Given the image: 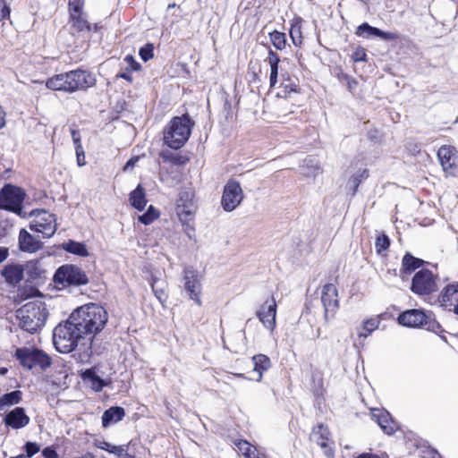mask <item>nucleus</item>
Listing matches in <instances>:
<instances>
[{
  "label": "nucleus",
  "mask_w": 458,
  "mask_h": 458,
  "mask_svg": "<svg viewBox=\"0 0 458 458\" xmlns=\"http://www.w3.org/2000/svg\"><path fill=\"white\" fill-rule=\"evenodd\" d=\"M70 318L79 331L81 330L82 335L87 336V341L91 345L94 336L104 329L108 320V314L102 306L88 303L77 308Z\"/></svg>",
  "instance_id": "f257e3e1"
},
{
  "label": "nucleus",
  "mask_w": 458,
  "mask_h": 458,
  "mask_svg": "<svg viewBox=\"0 0 458 458\" xmlns=\"http://www.w3.org/2000/svg\"><path fill=\"white\" fill-rule=\"evenodd\" d=\"M53 343L55 349L62 353H69L77 347L89 350L91 345L87 341V336L71 321V318L57 325L53 332Z\"/></svg>",
  "instance_id": "f03ea898"
},
{
  "label": "nucleus",
  "mask_w": 458,
  "mask_h": 458,
  "mask_svg": "<svg viewBox=\"0 0 458 458\" xmlns=\"http://www.w3.org/2000/svg\"><path fill=\"white\" fill-rule=\"evenodd\" d=\"M95 84V75L80 69L57 74L48 79L46 82V86L49 89L70 93L77 90H85Z\"/></svg>",
  "instance_id": "7ed1b4c3"
},
{
  "label": "nucleus",
  "mask_w": 458,
  "mask_h": 458,
  "mask_svg": "<svg viewBox=\"0 0 458 458\" xmlns=\"http://www.w3.org/2000/svg\"><path fill=\"white\" fill-rule=\"evenodd\" d=\"M47 317L46 304L41 301H30L16 310L20 327L30 334L44 327Z\"/></svg>",
  "instance_id": "20e7f679"
},
{
  "label": "nucleus",
  "mask_w": 458,
  "mask_h": 458,
  "mask_svg": "<svg viewBox=\"0 0 458 458\" xmlns=\"http://www.w3.org/2000/svg\"><path fill=\"white\" fill-rule=\"evenodd\" d=\"M194 122L188 114L174 117L163 131L165 145L174 149L181 148L189 140Z\"/></svg>",
  "instance_id": "39448f33"
},
{
  "label": "nucleus",
  "mask_w": 458,
  "mask_h": 458,
  "mask_svg": "<svg viewBox=\"0 0 458 458\" xmlns=\"http://www.w3.org/2000/svg\"><path fill=\"white\" fill-rule=\"evenodd\" d=\"M15 357L20 363L29 369L38 368L45 369L51 365L50 358L42 351L33 348H18Z\"/></svg>",
  "instance_id": "423d86ee"
},
{
  "label": "nucleus",
  "mask_w": 458,
  "mask_h": 458,
  "mask_svg": "<svg viewBox=\"0 0 458 458\" xmlns=\"http://www.w3.org/2000/svg\"><path fill=\"white\" fill-rule=\"evenodd\" d=\"M30 228L35 233H41L43 238H50L57 229L55 216L46 210H38L33 213Z\"/></svg>",
  "instance_id": "0eeeda50"
},
{
  "label": "nucleus",
  "mask_w": 458,
  "mask_h": 458,
  "mask_svg": "<svg viewBox=\"0 0 458 458\" xmlns=\"http://www.w3.org/2000/svg\"><path fill=\"white\" fill-rule=\"evenodd\" d=\"M24 197L25 193L21 188L5 185L0 191V209L21 214Z\"/></svg>",
  "instance_id": "6e6552de"
},
{
  "label": "nucleus",
  "mask_w": 458,
  "mask_h": 458,
  "mask_svg": "<svg viewBox=\"0 0 458 458\" xmlns=\"http://www.w3.org/2000/svg\"><path fill=\"white\" fill-rule=\"evenodd\" d=\"M321 303L324 309V318L328 322L334 318L339 310L338 290L334 284H326L321 289Z\"/></svg>",
  "instance_id": "1a4fd4ad"
},
{
  "label": "nucleus",
  "mask_w": 458,
  "mask_h": 458,
  "mask_svg": "<svg viewBox=\"0 0 458 458\" xmlns=\"http://www.w3.org/2000/svg\"><path fill=\"white\" fill-rule=\"evenodd\" d=\"M54 281L60 284L81 285L88 283V277L81 268L72 265H65L56 270Z\"/></svg>",
  "instance_id": "9d476101"
},
{
  "label": "nucleus",
  "mask_w": 458,
  "mask_h": 458,
  "mask_svg": "<svg viewBox=\"0 0 458 458\" xmlns=\"http://www.w3.org/2000/svg\"><path fill=\"white\" fill-rule=\"evenodd\" d=\"M242 199L243 191L240 183L235 180H229L225 185L221 199L223 208L231 212L241 204Z\"/></svg>",
  "instance_id": "9b49d317"
},
{
  "label": "nucleus",
  "mask_w": 458,
  "mask_h": 458,
  "mask_svg": "<svg viewBox=\"0 0 458 458\" xmlns=\"http://www.w3.org/2000/svg\"><path fill=\"white\" fill-rule=\"evenodd\" d=\"M196 209L191 192L182 191L176 204V214L182 224L193 221Z\"/></svg>",
  "instance_id": "f8f14e48"
},
{
  "label": "nucleus",
  "mask_w": 458,
  "mask_h": 458,
  "mask_svg": "<svg viewBox=\"0 0 458 458\" xmlns=\"http://www.w3.org/2000/svg\"><path fill=\"white\" fill-rule=\"evenodd\" d=\"M184 289L189 293L190 298L199 306L202 305L199 298L201 293L200 276L191 267L183 270Z\"/></svg>",
  "instance_id": "ddd939ff"
},
{
  "label": "nucleus",
  "mask_w": 458,
  "mask_h": 458,
  "mask_svg": "<svg viewBox=\"0 0 458 458\" xmlns=\"http://www.w3.org/2000/svg\"><path fill=\"white\" fill-rule=\"evenodd\" d=\"M436 286L435 277L431 271L428 269H422L415 274L412 284V292L418 294H428L434 291Z\"/></svg>",
  "instance_id": "4468645a"
},
{
  "label": "nucleus",
  "mask_w": 458,
  "mask_h": 458,
  "mask_svg": "<svg viewBox=\"0 0 458 458\" xmlns=\"http://www.w3.org/2000/svg\"><path fill=\"white\" fill-rule=\"evenodd\" d=\"M276 301L272 297L271 300L266 301L256 312L257 318L264 327L271 332L276 326Z\"/></svg>",
  "instance_id": "2eb2a0df"
},
{
  "label": "nucleus",
  "mask_w": 458,
  "mask_h": 458,
  "mask_svg": "<svg viewBox=\"0 0 458 458\" xmlns=\"http://www.w3.org/2000/svg\"><path fill=\"white\" fill-rule=\"evenodd\" d=\"M438 301L442 307L458 315V284L446 285L441 291Z\"/></svg>",
  "instance_id": "dca6fc26"
},
{
  "label": "nucleus",
  "mask_w": 458,
  "mask_h": 458,
  "mask_svg": "<svg viewBox=\"0 0 458 458\" xmlns=\"http://www.w3.org/2000/svg\"><path fill=\"white\" fill-rule=\"evenodd\" d=\"M427 315L420 310H409L401 313L398 322L403 327H418L427 324Z\"/></svg>",
  "instance_id": "f3484780"
},
{
  "label": "nucleus",
  "mask_w": 458,
  "mask_h": 458,
  "mask_svg": "<svg viewBox=\"0 0 458 458\" xmlns=\"http://www.w3.org/2000/svg\"><path fill=\"white\" fill-rule=\"evenodd\" d=\"M19 249L23 252L35 253L41 250L43 243L26 229H21L18 237Z\"/></svg>",
  "instance_id": "a211bd4d"
},
{
  "label": "nucleus",
  "mask_w": 458,
  "mask_h": 458,
  "mask_svg": "<svg viewBox=\"0 0 458 458\" xmlns=\"http://www.w3.org/2000/svg\"><path fill=\"white\" fill-rule=\"evenodd\" d=\"M30 419L26 415L25 411L21 407H16L9 411L4 418L6 426L14 429H19L29 425Z\"/></svg>",
  "instance_id": "6ab92c4d"
},
{
  "label": "nucleus",
  "mask_w": 458,
  "mask_h": 458,
  "mask_svg": "<svg viewBox=\"0 0 458 458\" xmlns=\"http://www.w3.org/2000/svg\"><path fill=\"white\" fill-rule=\"evenodd\" d=\"M371 416L386 434L391 435L397 430L398 424L392 419L388 411L385 410H373Z\"/></svg>",
  "instance_id": "aec40b11"
},
{
  "label": "nucleus",
  "mask_w": 458,
  "mask_h": 458,
  "mask_svg": "<svg viewBox=\"0 0 458 458\" xmlns=\"http://www.w3.org/2000/svg\"><path fill=\"white\" fill-rule=\"evenodd\" d=\"M356 34L364 38H370L372 37L380 38L383 40H394L396 39L397 36L392 32H386L377 28L370 26L369 23L365 22L360 25L357 28Z\"/></svg>",
  "instance_id": "412c9836"
},
{
  "label": "nucleus",
  "mask_w": 458,
  "mask_h": 458,
  "mask_svg": "<svg viewBox=\"0 0 458 458\" xmlns=\"http://www.w3.org/2000/svg\"><path fill=\"white\" fill-rule=\"evenodd\" d=\"M2 276L10 285H16L22 281L24 267L21 264H8L2 270Z\"/></svg>",
  "instance_id": "4be33fe9"
},
{
  "label": "nucleus",
  "mask_w": 458,
  "mask_h": 458,
  "mask_svg": "<svg viewBox=\"0 0 458 458\" xmlns=\"http://www.w3.org/2000/svg\"><path fill=\"white\" fill-rule=\"evenodd\" d=\"M437 157L445 172H448L455 165V148L452 146H442L437 151Z\"/></svg>",
  "instance_id": "5701e85b"
},
{
  "label": "nucleus",
  "mask_w": 458,
  "mask_h": 458,
  "mask_svg": "<svg viewBox=\"0 0 458 458\" xmlns=\"http://www.w3.org/2000/svg\"><path fill=\"white\" fill-rule=\"evenodd\" d=\"M125 412L122 407H111L106 410L102 415V425L104 428H107L111 424L117 423L123 420Z\"/></svg>",
  "instance_id": "b1692460"
},
{
  "label": "nucleus",
  "mask_w": 458,
  "mask_h": 458,
  "mask_svg": "<svg viewBox=\"0 0 458 458\" xmlns=\"http://www.w3.org/2000/svg\"><path fill=\"white\" fill-rule=\"evenodd\" d=\"M266 61L270 65V77L269 83L270 87H275L277 83V76H278V64L280 62L279 56L276 53L272 50H269L268 55Z\"/></svg>",
  "instance_id": "393cba45"
},
{
  "label": "nucleus",
  "mask_w": 458,
  "mask_h": 458,
  "mask_svg": "<svg viewBox=\"0 0 458 458\" xmlns=\"http://www.w3.org/2000/svg\"><path fill=\"white\" fill-rule=\"evenodd\" d=\"M130 201L131 206L136 209L140 211L144 209L147 204V200L144 189L141 187V185L139 184L137 188L131 191L130 195Z\"/></svg>",
  "instance_id": "a878e982"
},
{
  "label": "nucleus",
  "mask_w": 458,
  "mask_h": 458,
  "mask_svg": "<svg viewBox=\"0 0 458 458\" xmlns=\"http://www.w3.org/2000/svg\"><path fill=\"white\" fill-rule=\"evenodd\" d=\"M70 23L72 29L78 32L90 30V26L83 12L70 14Z\"/></svg>",
  "instance_id": "bb28decb"
},
{
  "label": "nucleus",
  "mask_w": 458,
  "mask_h": 458,
  "mask_svg": "<svg viewBox=\"0 0 458 458\" xmlns=\"http://www.w3.org/2000/svg\"><path fill=\"white\" fill-rule=\"evenodd\" d=\"M380 321L377 318H371L365 320L362 326L357 328V334L360 338L368 337L373 331L379 327Z\"/></svg>",
  "instance_id": "cd10ccee"
},
{
  "label": "nucleus",
  "mask_w": 458,
  "mask_h": 458,
  "mask_svg": "<svg viewBox=\"0 0 458 458\" xmlns=\"http://www.w3.org/2000/svg\"><path fill=\"white\" fill-rule=\"evenodd\" d=\"M82 377L85 380H88L90 383L92 389L97 392L101 391L106 385V382L100 377H98L92 369H86L82 374Z\"/></svg>",
  "instance_id": "c85d7f7f"
},
{
  "label": "nucleus",
  "mask_w": 458,
  "mask_h": 458,
  "mask_svg": "<svg viewBox=\"0 0 458 458\" xmlns=\"http://www.w3.org/2000/svg\"><path fill=\"white\" fill-rule=\"evenodd\" d=\"M63 249L67 252L81 256V257H88L89 251L87 247L82 242H78L75 241H68L67 242L63 244Z\"/></svg>",
  "instance_id": "c756f323"
},
{
  "label": "nucleus",
  "mask_w": 458,
  "mask_h": 458,
  "mask_svg": "<svg viewBox=\"0 0 458 458\" xmlns=\"http://www.w3.org/2000/svg\"><path fill=\"white\" fill-rule=\"evenodd\" d=\"M234 444L244 457L260 458V454L258 451V449L255 446L251 445L248 441L239 440L236 441Z\"/></svg>",
  "instance_id": "7c9ffc66"
},
{
  "label": "nucleus",
  "mask_w": 458,
  "mask_h": 458,
  "mask_svg": "<svg viewBox=\"0 0 458 458\" xmlns=\"http://www.w3.org/2000/svg\"><path fill=\"white\" fill-rule=\"evenodd\" d=\"M252 361L254 364V370L259 373L258 380L260 381L262 377V372L267 370L270 368V359L264 354H258L253 356Z\"/></svg>",
  "instance_id": "2f4dec72"
},
{
  "label": "nucleus",
  "mask_w": 458,
  "mask_h": 458,
  "mask_svg": "<svg viewBox=\"0 0 458 458\" xmlns=\"http://www.w3.org/2000/svg\"><path fill=\"white\" fill-rule=\"evenodd\" d=\"M21 400V392L18 390L4 394L0 397V411L6 406L19 403Z\"/></svg>",
  "instance_id": "473e14b6"
},
{
  "label": "nucleus",
  "mask_w": 458,
  "mask_h": 458,
  "mask_svg": "<svg viewBox=\"0 0 458 458\" xmlns=\"http://www.w3.org/2000/svg\"><path fill=\"white\" fill-rule=\"evenodd\" d=\"M422 260L417 259L411 254H406L403 259V268L406 273H411L416 268L420 267L422 264Z\"/></svg>",
  "instance_id": "72a5a7b5"
},
{
  "label": "nucleus",
  "mask_w": 458,
  "mask_h": 458,
  "mask_svg": "<svg viewBox=\"0 0 458 458\" xmlns=\"http://www.w3.org/2000/svg\"><path fill=\"white\" fill-rule=\"evenodd\" d=\"M95 446L98 448L106 450L111 454H117L118 456L123 455L125 450L122 446L114 445L105 440H96L94 442Z\"/></svg>",
  "instance_id": "f704fd0d"
},
{
  "label": "nucleus",
  "mask_w": 458,
  "mask_h": 458,
  "mask_svg": "<svg viewBox=\"0 0 458 458\" xmlns=\"http://www.w3.org/2000/svg\"><path fill=\"white\" fill-rule=\"evenodd\" d=\"M319 173V166L311 159H305L301 166V174L306 177H315Z\"/></svg>",
  "instance_id": "c9c22d12"
},
{
  "label": "nucleus",
  "mask_w": 458,
  "mask_h": 458,
  "mask_svg": "<svg viewBox=\"0 0 458 458\" xmlns=\"http://www.w3.org/2000/svg\"><path fill=\"white\" fill-rule=\"evenodd\" d=\"M24 267V271H26L31 278L40 277L43 272L38 260H30L28 261Z\"/></svg>",
  "instance_id": "e433bc0d"
},
{
  "label": "nucleus",
  "mask_w": 458,
  "mask_h": 458,
  "mask_svg": "<svg viewBox=\"0 0 458 458\" xmlns=\"http://www.w3.org/2000/svg\"><path fill=\"white\" fill-rule=\"evenodd\" d=\"M270 39L276 49L282 50L284 48L286 44L284 33L275 30L270 33Z\"/></svg>",
  "instance_id": "4c0bfd02"
},
{
  "label": "nucleus",
  "mask_w": 458,
  "mask_h": 458,
  "mask_svg": "<svg viewBox=\"0 0 458 458\" xmlns=\"http://www.w3.org/2000/svg\"><path fill=\"white\" fill-rule=\"evenodd\" d=\"M158 212L154 208V207L149 206L148 211L140 216L138 220L143 225H149L158 217Z\"/></svg>",
  "instance_id": "58836bf2"
},
{
  "label": "nucleus",
  "mask_w": 458,
  "mask_h": 458,
  "mask_svg": "<svg viewBox=\"0 0 458 458\" xmlns=\"http://www.w3.org/2000/svg\"><path fill=\"white\" fill-rule=\"evenodd\" d=\"M159 284H162V283L159 280L153 279L151 286L156 297L161 303H164L167 299V295L165 289L159 286Z\"/></svg>",
  "instance_id": "ea45409f"
},
{
  "label": "nucleus",
  "mask_w": 458,
  "mask_h": 458,
  "mask_svg": "<svg viewBox=\"0 0 458 458\" xmlns=\"http://www.w3.org/2000/svg\"><path fill=\"white\" fill-rule=\"evenodd\" d=\"M368 177V170H364L360 174L352 175L349 181L348 185L352 190V194H354L363 178Z\"/></svg>",
  "instance_id": "a19ab883"
},
{
  "label": "nucleus",
  "mask_w": 458,
  "mask_h": 458,
  "mask_svg": "<svg viewBox=\"0 0 458 458\" xmlns=\"http://www.w3.org/2000/svg\"><path fill=\"white\" fill-rule=\"evenodd\" d=\"M329 432L327 428L319 425L318 428L314 429L312 437L318 444L321 441H327L328 439Z\"/></svg>",
  "instance_id": "79ce46f5"
},
{
  "label": "nucleus",
  "mask_w": 458,
  "mask_h": 458,
  "mask_svg": "<svg viewBox=\"0 0 458 458\" xmlns=\"http://www.w3.org/2000/svg\"><path fill=\"white\" fill-rule=\"evenodd\" d=\"M154 47L152 44H147L146 46L142 47L140 51H139V54H140V58L147 62L150 59L153 58L154 56Z\"/></svg>",
  "instance_id": "37998d69"
},
{
  "label": "nucleus",
  "mask_w": 458,
  "mask_h": 458,
  "mask_svg": "<svg viewBox=\"0 0 458 458\" xmlns=\"http://www.w3.org/2000/svg\"><path fill=\"white\" fill-rule=\"evenodd\" d=\"M390 242L386 235H379L375 243V247L377 252L386 250L389 247Z\"/></svg>",
  "instance_id": "c03bdc74"
},
{
  "label": "nucleus",
  "mask_w": 458,
  "mask_h": 458,
  "mask_svg": "<svg viewBox=\"0 0 458 458\" xmlns=\"http://www.w3.org/2000/svg\"><path fill=\"white\" fill-rule=\"evenodd\" d=\"M84 0H69V12L72 13H82Z\"/></svg>",
  "instance_id": "a18cd8bd"
},
{
  "label": "nucleus",
  "mask_w": 458,
  "mask_h": 458,
  "mask_svg": "<svg viewBox=\"0 0 458 458\" xmlns=\"http://www.w3.org/2000/svg\"><path fill=\"white\" fill-rule=\"evenodd\" d=\"M123 61L127 64V70L139 71L140 69V64L131 55H126Z\"/></svg>",
  "instance_id": "49530a36"
},
{
  "label": "nucleus",
  "mask_w": 458,
  "mask_h": 458,
  "mask_svg": "<svg viewBox=\"0 0 458 458\" xmlns=\"http://www.w3.org/2000/svg\"><path fill=\"white\" fill-rule=\"evenodd\" d=\"M75 151H76V159H77L78 165L83 166L86 164V161H85V153H84L82 145L77 144V146H75Z\"/></svg>",
  "instance_id": "de8ad7c7"
},
{
  "label": "nucleus",
  "mask_w": 458,
  "mask_h": 458,
  "mask_svg": "<svg viewBox=\"0 0 458 458\" xmlns=\"http://www.w3.org/2000/svg\"><path fill=\"white\" fill-rule=\"evenodd\" d=\"M39 445L33 442H27L25 445V450L27 453L26 457H31L39 451Z\"/></svg>",
  "instance_id": "09e8293b"
},
{
  "label": "nucleus",
  "mask_w": 458,
  "mask_h": 458,
  "mask_svg": "<svg viewBox=\"0 0 458 458\" xmlns=\"http://www.w3.org/2000/svg\"><path fill=\"white\" fill-rule=\"evenodd\" d=\"M290 35L294 45L297 46L301 43L300 28L293 27L290 30Z\"/></svg>",
  "instance_id": "8fccbe9b"
},
{
  "label": "nucleus",
  "mask_w": 458,
  "mask_h": 458,
  "mask_svg": "<svg viewBox=\"0 0 458 458\" xmlns=\"http://www.w3.org/2000/svg\"><path fill=\"white\" fill-rule=\"evenodd\" d=\"M42 455L44 458H59L58 454L52 446H48L43 449Z\"/></svg>",
  "instance_id": "3c124183"
},
{
  "label": "nucleus",
  "mask_w": 458,
  "mask_h": 458,
  "mask_svg": "<svg viewBox=\"0 0 458 458\" xmlns=\"http://www.w3.org/2000/svg\"><path fill=\"white\" fill-rule=\"evenodd\" d=\"M322 449H324V453L327 458H333L334 457V452L329 447L328 443L327 441H321L318 444Z\"/></svg>",
  "instance_id": "603ef678"
},
{
  "label": "nucleus",
  "mask_w": 458,
  "mask_h": 458,
  "mask_svg": "<svg viewBox=\"0 0 458 458\" xmlns=\"http://www.w3.org/2000/svg\"><path fill=\"white\" fill-rule=\"evenodd\" d=\"M140 157H133L131 158H130L126 164L124 165L123 166V171H129V170H131L133 169V167L136 165V164L138 163Z\"/></svg>",
  "instance_id": "864d4df0"
},
{
  "label": "nucleus",
  "mask_w": 458,
  "mask_h": 458,
  "mask_svg": "<svg viewBox=\"0 0 458 458\" xmlns=\"http://www.w3.org/2000/svg\"><path fill=\"white\" fill-rule=\"evenodd\" d=\"M160 157L165 160V161H171L173 163H177V158L173 156L172 153L168 152V151H164L160 154Z\"/></svg>",
  "instance_id": "5fc2aeb1"
},
{
  "label": "nucleus",
  "mask_w": 458,
  "mask_h": 458,
  "mask_svg": "<svg viewBox=\"0 0 458 458\" xmlns=\"http://www.w3.org/2000/svg\"><path fill=\"white\" fill-rule=\"evenodd\" d=\"M71 135H72V139L75 146H77V144H81V136H80L79 131H77L75 130H72Z\"/></svg>",
  "instance_id": "6e6d98bb"
},
{
  "label": "nucleus",
  "mask_w": 458,
  "mask_h": 458,
  "mask_svg": "<svg viewBox=\"0 0 458 458\" xmlns=\"http://www.w3.org/2000/svg\"><path fill=\"white\" fill-rule=\"evenodd\" d=\"M9 251L5 247H0V263L4 261L8 257Z\"/></svg>",
  "instance_id": "4d7b16f0"
},
{
  "label": "nucleus",
  "mask_w": 458,
  "mask_h": 458,
  "mask_svg": "<svg viewBox=\"0 0 458 458\" xmlns=\"http://www.w3.org/2000/svg\"><path fill=\"white\" fill-rule=\"evenodd\" d=\"M184 226V232L188 234V236L191 238V233L194 232L193 226L191 225V222H188L187 224H182Z\"/></svg>",
  "instance_id": "13d9d810"
},
{
  "label": "nucleus",
  "mask_w": 458,
  "mask_h": 458,
  "mask_svg": "<svg viewBox=\"0 0 458 458\" xmlns=\"http://www.w3.org/2000/svg\"><path fill=\"white\" fill-rule=\"evenodd\" d=\"M283 87L284 89V93H290L292 91H296V85L283 83Z\"/></svg>",
  "instance_id": "bf43d9fd"
},
{
  "label": "nucleus",
  "mask_w": 458,
  "mask_h": 458,
  "mask_svg": "<svg viewBox=\"0 0 458 458\" xmlns=\"http://www.w3.org/2000/svg\"><path fill=\"white\" fill-rule=\"evenodd\" d=\"M10 12H11L10 7L8 5H6V4H4L3 6V8L1 9V15H2V17L5 18V17L9 16Z\"/></svg>",
  "instance_id": "052dcab7"
},
{
  "label": "nucleus",
  "mask_w": 458,
  "mask_h": 458,
  "mask_svg": "<svg viewBox=\"0 0 458 458\" xmlns=\"http://www.w3.org/2000/svg\"><path fill=\"white\" fill-rule=\"evenodd\" d=\"M4 112L3 111L2 107L0 106V128L4 126Z\"/></svg>",
  "instance_id": "680f3d73"
},
{
  "label": "nucleus",
  "mask_w": 458,
  "mask_h": 458,
  "mask_svg": "<svg viewBox=\"0 0 458 458\" xmlns=\"http://www.w3.org/2000/svg\"><path fill=\"white\" fill-rule=\"evenodd\" d=\"M358 458H380L377 454H361L358 456Z\"/></svg>",
  "instance_id": "e2e57ef3"
},
{
  "label": "nucleus",
  "mask_w": 458,
  "mask_h": 458,
  "mask_svg": "<svg viewBox=\"0 0 458 458\" xmlns=\"http://www.w3.org/2000/svg\"><path fill=\"white\" fill-rule=\"evenodd\" d=\"M120 77L123 78V79H125V80H127L129 81H131V76L127 74L126 72L121 73Z\"/></svg>",
  "instance_id": "0e129e2a"
},
{
  "label": "nucleus",
  "mask_w": 458,
  "mask_h": 458,
  "mask_svg": "<svg viewBox=\"0 0 458 458\" xmlns=\"http://www.w3.org/2000/svg\"><path fill=\"white\" fill-rule=\"evenodd\" d=\"M363 58L361 56H360V55H356V56L354 57V61L355 62H359V61H361Z\"/></svg>",
  "instance_id": "69168bd1"
},
{
  "label": "nucleus",
  "mask_w": 458,
  "mask_h": 458,
  "mask_svg": "<svg viewBox=\"0 0 458 458\" xmlns=\"http://www.w3.org/2000/svg\"><path fill=\"white\" fill-rule=\"evenodd\" d=\"M6 371H7V369H4V368H2V369H0V373H1V374H5V373H6Z\"/></svg>",
  "instance_id": "338daca9"
},
{
  "label": "nucleus",
  "mask_w": 458,
  "mask_h": 458,
  "mask_svg": "<svg viewBox=\"0 0 458 458\" xmlns=\"http://www.w3.org/2000/svg\"><path fill=\"white\" fill-rule=\"evenodd\" d=\"M86 457H87V458H94V455H93V454H88L86 455Z\"/></svg>",
  "instance_id": "774afa93"
}]
</instances>
